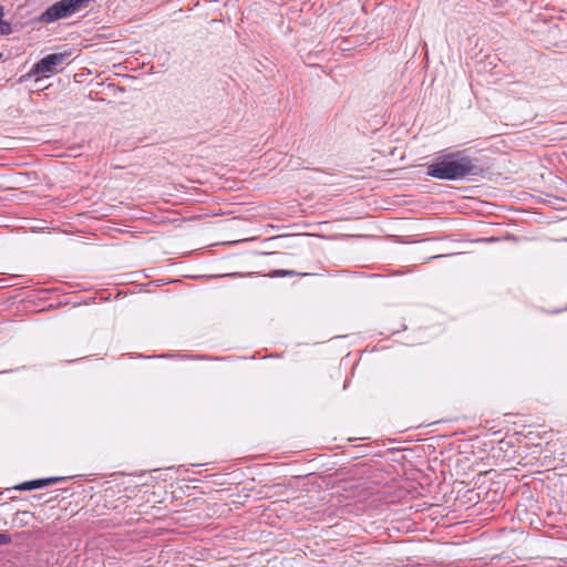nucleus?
I'll use <instances>...</instances> for the list:
<instances>
[{
  "mask_svg": "<svg viewBox=\"0 0 567 567\" xmlns=\"http://www.w3.org/2000/svg\"><path fill=\"white\" fill-rule=\"evenodd\" d=\"M480 168L475 161L463 152H452L437 156L427 165L426 174L430 177L445 181H463L476 175Z\"/></svg>",
  "mask_w": 567,
  "mask_h": 567,
  "instance_id": "obj_1",
  "label": "nucleus"
},
{
  "mask_svg": "<svg viewBox=\"0 0 567 567\" xmlns=\"http://www.w3.org/2000/svg\"><path fill=\"white\" fill-rule=\"evenodd\" d=\"M65 53H51L42 58L33 65V72L37 74L52 73L66 59Z\"/></svg>",
  "mask_w": 567,
  "mask_h": 567,
  "instance_id": "obj_2",
  "label": "nucleus"
},
{
  "mask_svg": "<svg viewBox=\"0 0 567 567\" xmlns=\"http://www.w3.org/2000/svg\"><path fill=\"white\" fill-rule=\"evenodd\" d=\"M65 480H66V477H63V476H53V477H48V478L27 481V482L19 484L18 486H16V489L31 491V489L42 488V487L49 486V485L58 483V482H63Z\"/></svg>",
  "mask_w": 567,
  "mask_h": 567,
  "instance_id": "obj_3",
  "label": "nucleus"
},
{
  "mask_svg": "<svg viewBox=\"0 0 567 567\" xmlns=\"http://www.w3.org/2000/svg\"><path fill=\"white\" fill-rule=\"evenodd\" d=\"M3 17V9L0 7V34L7 35L12 32L11 24L2 19Z\"/></svg>",
  "mask_w": 567,
  "mask_h": 567,
  "instance_id": "obj_4",
  "label": "nucleus"
},
{
  "mask_svg": "<svg viewBox=\"0 0 567 567\" xmlns=\"http://www.w3.org/2000/svg\"><path fill=\"white\" fill-rule=\"evenodd\" d=\"M295 275V271L292 270H275L274 277H285V276H292Z\"/></svg>",
  "mask_w": 567,
  "mask_h": 567,
  "instance_id": "obj_5",
  "label": "nucleus"
},
{
  "mask_svg": "<svg viewBox=\"0 0 567 567\" xmlns=\"http://www.w3.org/2000/svg\"><path fill=\"white\" fill-rule=\"evenodd\" d=\"M11 536L7 533H0V545H8L11 543Z\"/></svg>",
  "mask_w": 567,
  "mask_h": 567,
  "instance_id": "obj_6",
  "label": "nucleus"
}]
</instances>
